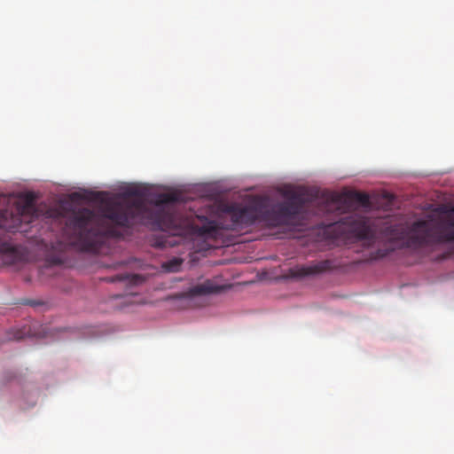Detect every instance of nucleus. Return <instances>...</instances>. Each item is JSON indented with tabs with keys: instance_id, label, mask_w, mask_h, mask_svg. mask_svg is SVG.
<instances>
[{
	"instance_id": "nucleus-10",
	"label": "nucleus",
	"mask_w": 454,
	"mask_h": 454,
	"mask_svg": "<svg viewBox=\"0 0 454 454\" xmlns=\"http://www.w3.org/2000/svg\"><path fill=\"white\" fill-rule=\"evenodd\" d=\"M200 225L192 224V229L195 232H197L200 236L210 235L215 232L216 231V223L215 221L208 219L206 216L200 217Z\"/></svg>"
},
{
	"instance_id": "nucleus-7",
	"label": "nucleus",
	"mask_w": 454,
	"mask_h": 454,
	"mask_svg": "<svg viewBox=\"0 0 454 454\" xmlns=\"http://www.w3.org/2000/svg\"><path fill=\"white\" fill-rule=\"evenodd\" d=\"M332 266L333 263L330 260H323L309 265H296L287 270L286 277L289 278L301 279L325 272L331 270Z\"/></svg>"
},
{
	"instance_id": "nucleus-3",
	"label": "nucleus",
	"mask_w": 454,
	"mask_h": 454,
	"mask_svg": "<svg viewBox=\"0 0 454 454\" xmlns=\"http://www.w3.org/2000/svg\"><path fill=\"white\" fill-rule=\"evenodd\" d=\"M283 195L287 200L274 206H270L267 200L269 224L280 225L295 220L308 203L317 204L319 207L318 211L320 213L327 214L323 211L324 201L322 200V192L319 190L308 188L287 189L283 192Z\"/></svg>"
},
{
	"instance_id": "nucleus-4",
	"label": "nucleus",
	"mask_w": 454,
	"mask_h": 454,
	"mask_svg": "<svg viewBox=\"0 0 454 454\" xmlns=\"http://www.w3.org/2000/svg\"><path fill=\"white\" fill-rule=\"evenodd\" d=\"M229 212L233 228L252 225L255 222L268 223L266 198L256 197L249 206L246 207H230Z\"/></svg>"
},
{
	"instance_id": "nucleus-13",
	"label": "nucleus",
	"mask_w": 454,
	"mask_h": 454,
	"mask_svg": "<svg viewBox=\"0 0 454 454\" xmlns=\"http://www.w3.org/2000/svg\"><path fill=\"white\" fill-rule=\"evenodd\" d=\"M129 195H136L137 194V192L136 191H130L128 192Z\"/></svg>"
},
{
	"instance_id": "nucleus-9",
	"label": "nucleus",
	"mask_w": 454,
	"mask_h": 454,
	"mask_svg": "<svg viewBox=\"0 0 454 454\" xmlns=\"http://www.w3.org/2000/svg\"><path fill=\"white\" fill-rule=\"evenodd\" d=\"M19 251L9 243L0 239V260L4 264L12 265L20 261Z\"/></svg>"
},
{
	"instance_id": "nucleus-12",
	"label": "nucleus",
	"mask_w": 454,
	"mask_h": 454,
	"mask_svg": "<svg viewBox=\"0 0 454 454\" xmlns=\"http://www.w3.org/2000/svg\"><path fill=\"white\" fill-rule=\"evenodd\" d=\"M138 278H139V277L137 275L118 274V275H115L114 277L105 278H103V280L106 282H109V283H114V282H117V281H120V282L121 281H128L129 283H131V284H137Z\"/></svg>"
},
{
	"instance_id": "nucleus-8",
	"label": "nucleus",
	"mask_w": 454,
	"mask_h": 454,
	"mask_svg": "<svg viewBox=\"0 0 454 454\" xmlns=\"http://www.w3.org/2000/svg\"><path fill=\"white\" fill-rule=\"evenodd\" d=\"M223 290V286L215 284L213 280L207 279L203 283L189 288L187 294L190 296L205 295L210 294H217Z\"/></svg>"
},
{
	"instance_id": "nucleus-5",
	"label": "nucleus",
	"mask_w": 454,
	"mask_h": 454,
	"mask_svg": "<svg viewBox=\"0 0 454 454\" xmlns=\"http://www.w3.org/2000/svg\"><path fill=\"white\" fill-rule=\"evenodd\" d=\"M324 201L323 211L327 214L334 211L344 212L349 207V202L355 200L363 206L369 205V196L363 192H351L348 195H342L332 192H322Z\"/></svg>"
},
{
	"instance_id": "nucleus-1",
	"label": "nucleus",
	"mask_w": 454,
	"mask_h": 454,
	"mask_svg": "<svg viewBox=\"0 0 454 454\" xmlns=\"http://www.w3.org/2000/svg\"><path fill=\"white\" fill-rule=\"evenodd\" d=\"M94 198L101 203L100 215L89 208H82L73 211L66 223L70 244L82 251L99 252L106 239L114 234L112 225L131 227L141 223L171 231H176L180 223L176 203L183 199L178 192L156 194L151 206L140 200L120 201L102 192L95 193Z\"/></svg>"
},
{
	"instance_id": "nucleus-11",
	"label": "nucleus",
	"mask_w": 454,
	"mask_h": 454,
	"mask_svg": "<svg viewBox=\"0 0 454 454\" xmlns=\"http://www.w3.org/2000/svg\"><path fill=\"white\" fill-rule=\"evenodd\" d=\"M184 259L179 257H173L161 264V269L164 272L175 273L181 270Z\"/></svg>"
},
{
	"instance_id": "nucleus-2",
	"label": "nucleus",
	"mask_w": 454,
	"mask_h": 454,
	"mask_svg": "<svg viewBox=\"0 0 454 454\" xmlns=\"http://www.w3.org/2000/svg\"><path fill=\"white\" fill-rule=\"evenodd\" d=\"M345 231L359 239L373 242L379 234L382 239L400 243L406 247L419 248L427 246L454 242V216L434 217L427 215L413 222L411 225L392 224L387 220L372 223L365 216L350 214L340 222Z\"/></svg>"
},
{
	"instance_id": "nucleus-6",
	"label": "nucleus",
	"mask_w": 454,
	"mask_h": 454,
	"mask_svg": "<svg viewBox=\"0 0 454 454\" xmlns=\"http://www.w3.org/2000/svg\"><path fill=\"white\" fill-rule=\"evenodd\" d=\"M35 215L34 198L32 195L26 197L24 205L17 208V215L8 210L0 211V227L9 231H17L21 223V217L29 216L32 218Z\"/></svg>"
}]
</instances>
